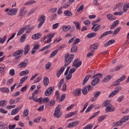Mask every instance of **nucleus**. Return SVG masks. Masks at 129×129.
Masks as SVG:
<instances>
[{
  "mask_svg": "<svg viewBox=\"0 0 129 129\" xmlns=\"http://www.w3.org/2000/svg\"><path fill=\"white\" fill-rule=\"evenodd\" d=\"M31 25L29 24L28 25H26L24 26V27H21L18 32L17 36H21L22 34H24V32L26 30V33L28 34V33H31L32 32V30H34L35 26H33L31 27Z\"/></svg>",
  "mask_w": 129,
  "mask_h": 129,
  "instance_id": "1",
  "label": "nucleus"
},
{
  "mask_svg": "<svg viewBox=\"0 0 129 129\" xmlns=\"http://www.w3.org/2000/svg\"><path fill=\"white\" fill-rule=\"evenodd\" d=\"M102 76H103V75L100 73H98L94 75L92 78L93 80L91 82L92 86H95V85H97L99 82H100V80H99V78H101Z\"/></svg>",
  "mask_w": 129,
  "mask_h": 129,
  "instance_id": "2",
  "label": "nucleus"
},
{
  "mask_svg": "<svg viewBox=\"0 0 129 129\" xmlns=\"http://www.w3.org/2000/svg\"><path fill=\"white\" fill-rule=\"evenodd\" d=\"M73 59H74V54L66 53L64 56V67L68 66L73 61Z\"/></svg>",
  "mask_w": 129,
  "mask_h": 129,
  "instance_id": "3",
  "label": "nucleus"
},
{
  "mask_svg": "<svg viewBox=\"0 0 129 129\" xmlns=\"http://www.w3.org/2000/svg\"><path fill=\"white\" fill-rule=\"evenodd\" d=\"M23 53H24L23 49H19L13 54V56L15 57L16 60H18V59H20L22 57Z\"/></svg>",
  "mask_w": 129,
  "mask_h": 129,
  "instance_id": "4",
  "label": "nucleus"
},
{
  "mask_svg": "<svg viewBox=\"0 0 129 129\" xmlns=\"http://www.w3.org/2000/svg\"><path fill=\"white\" fill-rule=\"evenodd\" d=\"M60 109H61V105L60 104L57 105V106H56L54 110V112L53 113L54 116H55V117H56V118H60V117H61V115H59Z\"/></svg>",
  "mask_w": 129,
  "mask_h": 129,
  "instance_id": "5",
  "label": "nucleus"
},
{
  "mask_svg": "<svg viewBox=\"0 0 129 129\" xmlns=\"http://www.w3.org/2000/svg\"><path fill=\"white\" fill-rule=\"evenodd\" d=\"M46 20V16L44 15H41L39 18L37 20L38 22H39V24L38 25V29L41 28L43 24L45 23V21Z\"/></svg>",
  "mask_w": 129,
  "mask_h": 129,
  "instance_id": "6",
  "label": "nucleus"
},
{
  "mask_svg": "<svg viewBox=\"0 0 129 129\" xmlns=\"http://www.w3.org/2000/svg\"><path fill=\"white\" fill-rule=\"evenodd\" d=\"M54 89H55V87H50L48 88L45 92V96H50L52 93H53V91H54Z\"/></svg>",
  "mask_w": 129,
  "mask_h": 129,
  "instance_id": "7",
  "label": "nucleus"
},
{
  "mask_svg": "<svg viewBox=\"0 0 129 129\" xmlns=\"http://www.w3.org/2000/svg\"><path fill=\"white\" fill-rule=\"evenodd\" d=\"M73 65L76 67V68H79V67L82 65V61H79V58H76L73 61Z\"/></svg>",
  "mask_w": 129,
  "mask_h": 129,
  "instance_id": "8",
  "label": "nucleus"
},
{
  "mask_svg": "<svg viewBox=\"0 0 129 129\" xmlns=\"http://www.w3.org/2000/svg\"><path fill=\"white\" fill-rule=\"evenodd\" d=\"M126 78V76L123 75L119 79H118L116 81L114 82V85H119L120 84V82H122L124 79Z\"/></svg>",
  "mask_w": 129,
  "mask_h": 129,
  "instance_id": "9",
  "label": "nucleus"
},
{
  "mask_svg": "<svg viewBox=\"0 0 129 129\" xmlns=\"http://www.w3.org/2000/svg\"><path fill=\"white\" fill-rule=\"evenodd\" d=\"M114 110H115V108L111 104L107 106L105 109L106 112H111L112 111H114Z\"/></svg>",
  "mask_w": 129,
  "mask_h": 129,
  "instance_id": "10",
  "label": "nucleus"
},
{
  "mask_svg": "<svg viewBox=\"0 0 129 129\" xmlns=\"http://www.w3.org/2000/svg\"><path fill=\"white\" fill-rule=\"evenodd\" d=\"M111 34H113V31H112V30L105 31L99 37V40L102 39L103 37H105V36H107V35H111Z\"/></svg>",
  "mask_w": 129,
  "mask_h": 129,
  "instance_id": "11",
  "label": "nucleus"
},
{
  "mask_svg": "<svg viewBox=\"0 0 129 129\" xmlns=\"http://www.w3.org/2000/svg\"><path fill=\"white\" fill-rule=\"evenodd\" d=\"M39 103H42V102H43V103H46V105L48 104V103L49 102V97H45V98H42L40 97L39 98Z\"/></svg>",
  "mask_w": 129,
  "mask_h": 129,
  "instance_id": "12",
  "label": "nucleus"
},
{
  "mask_svg": "<svg viewBox=\"0 0 129 129\" xmlns=\"http://www.w3.org/2000/svg\"><path fill=\"white\" fill-rule=\"evenodd\" d=\"M78 123H79V120L72 122L68 125V127H69V128H71V127H74V126H76V125L78 124Z\"/></svg>",
  "mask_w": 129,
  "mask_h": 129,
  "instance_id": "13",
  "label": "nucleus"
},
{
  "mask_svg": "<svg viewBox=\"0 0 129 129\" xmlns=\"http://www.w3.org/2000/svg\"><path fill=\"white\" fill-rule=\"evenodd\" d=\"M97 47H98V43H95L91 45L90 46V51L95 52V50H96Z\"/></svg>",
  "mask_w": 129,
  "mask_h": 129,
  "instance_id": "14",
  "label": "nucleus"
},
{
  "mask_svg": "<svg viewBox=\"0 0 129 129\" xmlns=\"http://www.w3.org/2000/svg\"><path fill=\"white\" fill-rule=\"evenodd\" d=\"M73 94L75 96H79L81 95V89H77L73 92Z\"/></svg>",
  "mask_w": 129,
  "mask_h": 129,
  "instance_id": "15",
  "label": "nucleus"
},
{
  "mask_svg": "<svg viewBox=\"0 0 129 129\" xmlns=\"http://www.w3.org/2000/svg\"><path fill=\"white\" fill-rule=\"evenodd\" d=\"M18 13V10L17 9H12L8 13V16H15Z\"/></svg>",
  "mask_w": 129,
  "mask_h": 129,
  "instance_id": "16",
  "label": "nucleus"
},
{
  "mask_svg": "<svg viewBox=\"0 0 129 129\" xmlns=\"http://www.w3.org/2000/svg\"><path fill=\"white\" fill-rule=\"evenodd\" d=\"M119 24V20H117L114 21L112 25L111 26L110 28V30H113L116 27H117V25Z\"/></svg>",
  "mask_w": 129,
  "mask_h": 129,
  "instance_id": "17",
  "label": "nucleus"
},
{
  "mask_svg": "<svg viewBox=\"0 0 129 129\" xmlns=\"http://www.w3.org/2000/svg\"><path fill=\"white\" fill-rule=\"evenodd\" d=\"M64 70H65V68L63 67H62L56 73V76L57 78H59L60 76H61V74L64 72Z\"/></svg>",
  "mask_w": 129,
  "mask_h": 129,
  "instance_id": "18",
  "label": "nucleus"
},
{
  "mask_svg": "<svg viewBox=\"0 0 129 129\" xmlns=\"http://www.w3.org/2000/svg\"><path fill=\"white\" fill-rule=\"evenodd\" d=\"M114 43H115V40L111 39L104 44V47H107L108 46H110V45L112 44H114Z\"/></svg>",
  "mask_w": 129,
  "mask_h": 129,
  "instance_id": "19",
  "label": "nucleus"
},
{
  "mask_svg": "<svg viewBox=\"0 0 129 129\" xmlns=\"http://www.w3.org/2000/svg\"><path fill=\"white\" fill-rule=\"evenodd\" d=\"M42 37V34L40 33H37L32 35V38L33 40H38V39H40Z\"/></svg>",
  "mask_w": 129,
  "mask_h": 129,
  "instance_id": "20",
  "label": "nucleus"
},
{
  "mask_svg": "<svg viewBox=\"0 0 129 129\" xmlns=\"http://www.w3.org/2000/svg\"><path fill=\"white\" fill-rule=\"evenodd\" d=\"M90 77H91V76L88 75H87L85 78H84L83 82V84L82 85L84 86L86 84V83H87V81H88V80H89V78H90Z\"/></svg>",
  "mask_w": 129,
  "mask_h": 129,
  "instance_id": "21",
  "label": "nucleus"
},
{
  "mask_svg": "<svg viewBox=\"0 0 129 129\" xmlns=\"http://www.w3.org/2000/svg\"><path fill=\"white\" fill-rule=\"evenodd\" d=\"M62 32H67V31H69V30H71V26L67 25V26H63L62 27Z\"/></svg>",
  "mask_w": 129,
  "mask_h": 129,
  "instance_id": "22",
  "label": "nucleus"
},
{
  "mask_svg": "<svg viewBox=\"0 0 129 129\" xmlns=\"http://www.w3.org/2000/svg\"><path fill=\"white\" fill-rule=\"evenodd\" d=\"M27 65H28V62L22 61L18 64V67H19V68H25V67H26Z\"/></svg>",
  "mask_w": 129,
  "mask_h": 129,
  "instance_id": "23",
  "label": "nucleus"
},
{
  "mask_svg": "<svg viewBox=\"0 0 129 129\" xmlns=\"http://www.w3.org/2000/svg\"><path fill=\"white\" fill-rule=\"evenodd\" d=\"M55 104H56V101H55V100L54 99H52V100H49L48 101V103H47V105H48L49 106H54Z\"/></svg>",
  "mask_w": 129,
  "mask_h": 129,
  "instance_id": "24",
  "label": "nucleus"
},
{
  "mask_svg": "<svg viewBox=\"0 0 129 129\" xmlns=\"http://www.w3.org/2000/svg\"><path fill=\"white\" fill-rule=\"evenodd\" d=\"M129 9V3H125L123 7V13H126Z\"/></svg>",
  "mask_w": 129,
  "mask_h": 129,
  "instance_id": "25",
  "label": "nucleus"
},
{
  "mask_svg": "<svg viewBox=\"0 0 129 129\" xmlns=\"http://www.w3.org/2000/svg\"><path fill=\"white\" fill-rule=\"evenodd\" d=\"M122 123H123V122L121 119L120 120L116 122V123L114 122L113 123V124H114L113 126L114 127L120 126L122 125Z\"/></svg>",
  "mask_w": 129,
  "mask_h": 129,
  "instance_id": "26",
  "label": "nucleus"
},
{
  "mask_svg": "<svg viewBox=\"0 0 129 129\" xmlns=\"http://www.w3.org/2000/svg\"><path fill=\"white\" fill-rule=\"evenodd\" d=\"M107 18L109 20V21H114L116 19V18L113 15L111 14H107Z\"/></svg>",
  "mask_w": 129,
  "mask_h": 129,
  "instance_id": "27",
  "label": "nucleus"
},
{
  "mask_svg": "<svg viewBox=\"0 0 129 129\" xmlns=\"http://www.w3.org/2000/svg\"><path fill=\"white\" fill-rule=\"evenodd\" d=\"M30 51V45L27 44L24 48V55H27Z\"/></svg>",
  "mask_w": 129,
  "mask_h": 129,
  "instance_id": "28",
  "label": "nucleus"
},
{
  "mask_svg": "<svg viewBox=\"0 0 129 129\" xmlns=\"http://www.w3.org/2000/svg\"><path fill=\"white\" fill-rule=\"evenodd\" d=\"M43 84L44 86H48L49 85V78L44 77L43 79Z\"/></svg>",
  "mask_w": 129,
  "mask_h": 129,
  "instance_id": "29",
  "label": "nucleus"
},
{
  "mask_svg": "<svg viewBox=\"0 0 129 129\" xmlns=\"http://www.w3.org/2000/svg\"><path fill=\"white\" fill-rule=\"evenodd\" d=\"M64 15L66 17H72L73 14L69 10H66L64 12Z\"/></svg>",
  "mask_w": 129,
  "mask_h": 129,
  "instance_id": "30",
  "label": "nucleus"
},
{
  "mask_svg": "<svg viewBox=\"0 0 129 129\" xmlns=\"http://www.w3.org/2000/svg\"><path fill=\"white\" fill-rule=\"evenodd\" d=\"M8 125L6 123L0 122V129H8Z\"/></svg>",
  "mask_w": 129,
  "mask_h": 129,
  "instance_id": "31",
  "label": "nucleus"
},
{
  "mask_svg": "<svg viewBox=\"0 0 129 129\" xmlns=\"http://www.w3.org/2000/svg\"><path fill=\"white\" fill-rule=\"evenodd\" d=\"M78 49V47H77V46L73 45L71 49V51L72 52V53H75L77 52Z\"/></svg>",
  "mask_w": 129,
  "mask_h": 129,
  "instance_id": "32",
  "label": "nucleus"
},
{
  "mask_svg": "<svg viewBox=\"0 0 129 129\" xmlns=\"http://www.w3.org/2000/svg\"><path fill=\"white\" fill-rule=\"evenodd\" d=\"M7 104V102L6 100H3L0 101V106L1 107H5Z\"/></svg>",
  "mask_w": 129,
  "mask_h": 129,
  "instance_id": "33",
  "label": "nucleus"
},
{
  "mask_svg": "<svg viewBox=\"0 0 129 129\" xmlns=\"http://www.w3.org/2000/svg\"><path fill=\"white\" fill-rule=\"evenodd\" d=\"M96 33L92 32L89 34H88L87 35V38H94V37H96Z\"/></svg>",
  "mask_w": 129,
  "mask_h": 129,
  "instance_id": "34",
  "label": "nucleus"
},
{
  "mask_svg": "<svg viewBox=\"0 0 129 129\" xmlns=\"http://www.w3.org/2000/svg\"><path fill=\"white\" fill-rule=\"evenodd\" d=\"M117 93H118V90H114L113 91H112L109 95V97H113V96H114V95H115V94H117Z\"/></svg>",
  "mask_w": 129,
  "mask_h": 129,
  "instance_id": "35",
  "label": "nucleus"
},
{
  "mask_svg": "<svg viewBox=\"0 0 129 129\" xmlns=\"http://www.w3.org/2000/svg\"><path fill=\"white\" fill-rule=\"evenodd\" d=\"M0 91L2 92H5L6 93H9L10 92V89L8 88H1L0 89Z\"/></svg>",
  "mask_w": 129,
  "mask_h": 129,
  "instance_id": "36",
  "label": "nucleus"
},
{
  "mask_svg": "<svg viewBox=\"0 0 129 129\" xmlns=\"http://www.w3.org/2000/svg\"><path fill=\"white\" fill-rule=\"evenodd\" d=\"M29 74V71L28 70L23 71L20 73V76H24L28 75Z\"/></svg>",
  "mask_w": 129,
  "mask_h": 129,
  "instance_id": "37",
  "label": "nucleus"
},
{
  "mask_svg": "<svg viewBox=\"0 0 129 129\" xmlns=\"http://www.w3.org/2000/svg\"><path fill=\"white\" fill-rule=\"evenodd\" d=\"M73 115H75V112H71L69 113L68 114L65 115V118H68V117H71V116H73Z\"/></svg>",
  "mask_w": 129,
  "mask_h": 129,
  "instance_id": "38",
  "label": "nucleus"
},
{
  "mask_svg": "<svg viewBox=\"0 0 129 129\" xmlns=\"http://www.w3.org/2000/svg\"><path fill=\"white\" fill-rule=\"evenodd\" d=\"M111 78V76L108 75L106 78H104L102 82H108V81H109L110 80V79Z\"/></svg>",
  "mask_w": 129,
  "mask_h": 129,
  "instance_id": "39",
  "label": "nucleus"
},
{
  "mask_svg": "<svg viewBox=\"0 0 129 129\" xmlns=\"http://www.w3.org/2000/svg\"><path fill=\"white\" fill-rule=\"evenodd\" d=\"M51 44H48V45H46L44 47H43L42 49H40L39 50V52H42V51H45V50H46L47 49H49L51 47Z\"/></svg>",
  "mask_w": 129,
  "mask_h": 129,
  "instance_id": "40",
  "label": "nucleus"
},
{
  "mask_svg": "<svg viewBox=\"0 0 129 129\" xmlns=\"http://www.w3.org/2000/svg\"><path fill=\"white\" fill-rule=\"evenodd\" d=\"M100 27H101V25H98L94 27V28L92 30H93L94 32H97L98 31H99V30H100Z\"/></svg>",
  "mask_w": 129,
  "mask_h": 129,
  "instance_id": "41",
  "label": "nucleus"
},
{
  "mask_svg": "<svg viewBox=\"0 0 129 129\" xmlns=\"http://www.w3.org/2000/svg\"><path fill=\"white\" fill-rule=\"evenodd\" d=\"M7 38L8 37L6 35L4 36L3 38H0V44H4V43L7 41Z\"/></svg>",
  "mask_w": 129,
  "mask_h": 129,
  "instance_id": "42",
  "label": "nucleus"
},
{
  "mask_svg": "<svg viewBox=\"0 0 129 129\" xmlns=\"http://www.w3.org/2000/svg\"><path fill=\"white\" fill-rule=\"evenodd\" d=\"M82 92L83 94H84V95H86V94L88 93L87 88H86V87H84V88L82 90Z\"/></svg>",
  "mask_w": 129,
  "mask_h": 129,
  "instance_id": "43",
  "label": "nucleus"
},
{
  "mask_svg": "<svg viewBox=\"0 0 129 129\" xmlns=\"http://www.w3.org/2000/svg\"><path fill=\"white\" fill-rule=\"evenodd\" d=\"M57 52H58V49H56V50L52 51L51 52V53L50 54L49 58H52V57H54V56H55V55L57 54Z\"/></svg>",
  "mask_w": 129,
  "mask_h": 129,
  "instance_id": "44",
  "label": "nucleus"
},
{
  "mask_svg": "<svg viewBox=\"0 0 129 129\" xmlns=\"http://www.w3.org/2000/svg\"><path fill=\"white\" fill-rule=\"evenodd\" d=\"M28 114H29V110L28 109H25L23 112V117H27Z\"/></svg>",
  "mask_w": 129,
  "mask_h": 129,
  "instance_id": "45",
  "label": "nucleus"
},
{
  "mask_svg": "<svg viewBox=\"0 0 129 129\" xmlns=\"http://www.w3.org/2000/svg\"><path fill=\"white\" fill-rule=\"evenodd\" d=\"M70 6H71V4L69 2L68 3L64 4V6L60 7V9H67V8H69Z\"/></svg>",
  "mask_w": 129,
  "mask_h": 129,
  "instance_id": "46",
  "label": "nucleus"
},
{
  "mask_svg": "<svg viewBox=\"0 0 129 129\" xmlns=\"http://www.w3.org/2000/svg\"><path fill=\"white\" fill-rule=\"evenodd\" d=\"M26 38V34H23L22 36H21L20 37V42L21 43H23L25 42Z\"/></svg>",
  "mask_w": 129,
  "mask_h": 129,
  "instance_id": "47",
  "label": "nucleus"
},
{
  "mask_svg": "<svg viewBox=\"0 0 129 129\" xmlns=\"http://www.w3.org/2000/svg\"><path fill=\"white\" fill-rule=\"evenodd\" d=\"M27 79H28V76H25L22 79H21L20 81V84H23V83H24V82H25V81L27 80Z\"/></svg>",
  "mask_w": 129,
  "mask_h": 129,
  "instance_id": "48",
  "label": "nucleus"
},
{
  "mask_svg": "<svg viewBox=\"0 0 129 129\" xmlns=\"http://www.w3.org/2000/svg\"><path fill=\"white\" fill-rule=\"evenodd\" d=\"M94 107V105L91 104L90 106L88 107V108L85 111L86 113H87V112H89V111H90V110H91V109H92V108H93Z\"/></svg>",
  "mask_w": 129,
  "mask_h": 129,
  "instance_id": "49",
  "label": "nucleus"
},
{
  "mask_svg": "<svg viewBox=\"0 0 129 129\" xmlns=\"http://www.w3.org/2000/svg\"><path fill=\"white\" fill-rule=\"evenodd\" d=\"M129 119V116H124L123 117L121 120H122V121H123V122H126V121H127V120H128Z\"/></svg>",
  "mask_w": 129,
  "mask_h": 129,
  "instance_id": "50",
  "label": "nucleus"
},
{
  "mask_svg": "<svg viewBox=\"0 0 129 129\" xmlns=\"http://www.w3.org/2000/svg\"><path fill=\"white\" fill-rule=\"evenodd\" d=\"M101 94V92L100 91H96L94 93L93 95L95 98L98 97L99 95Z\"/></svg>",
  "mask_w": 129,
  "mask_h": 129,
  "instance_id": "51",
  "label": "nucleus"
},
{
  "mask_svg": "<svg viewBox=\"0 0 129 129\" xmlns=\"http://www.w3.org/2000/svg\"><path fill=\"white\" fill-rule=\"evenodd\" d=\"M74 24L75 25L77 30H80V24H79V22L75 21L74 22Z\"/></svg>",
  "mask_w": 129,
  "mask_h": 129,
  "instance_id": "52",
  "label": "nucleus"
},
{
  "mask_svg": "<svg viewBox=\"0 0 129 129\" xmlns=\"http://www.w3.org/2000/svg\"><path fill=\"white\" fill-rule=\"evenodd\" d=\"M65 97H66V94H63L61 95L60 98L58 99V102H61L63 100H64V99H65Z\"/></svg>",
  "mask_w": 129,
  "mask_h": 129,
  "instance_id": "53",
  "label": "nucleus"
},
{
  "mask_svg": "<svg viewBox=\"0 0 129 129\" xmlns=\"http://www.w3.org/2000/svg\"><path fill=\"white\" fill-rule=\"evenodd\" d=\"M120 29H121V27L117 28L115 29L114 31V32H113V35H117V33H119V31H120Z\"/></svg>",
  "mask_w": 129,
  "mask_h": 129,
  "instance_id": "54",
  "label": "nucleus"
},
{
  "mask_svg": "<svg viewBox=\"0 0 129 129\" xmlns=\"http://www.w3.org/2000/svg\"><path fill=\"white\" fill-rule=\"evenodd\" d=\"M84 10V5L82 4L81 6L77 9V12L79 13L81 11H83Z\"/></svg>",
  "mask_w": 129,
  "mask_h": 129,
  "instance_id": "55",
  "label": "nucleus"
},
{
  "mask_svg": "<svg viewBox=\"0 0 129 129\" xmlns=\"http://www.w3.org/2000/svg\"><path fill=\"white\" fill-rule=\"evenodd\" d=\"M93 55H94V52L91 51L90 52H89L87 54V56L88 58H90V57H92V56H93Z\"/></svg>",
  "mask_w": 129,
  "mask_h": 129,
  "instance_id": "56",
  "label": "nucleus"
},
{
  "mask_svg": "<svg viewBox=\"0 0 129 129\" xmlns=\"http://www.w3.org/2000/svg\"><path fill=\"white\" fill-rule=\"evenodd\" d=\"M35 2L34 1H28L27 2H26L25 4V6H29V5H33V4H35Z\"/></svg>",
  "mask_w": 129,
  "mask_h": 129,
  "instance_id": "57",
  "label": "nucleus"
},
{
  "mask_svg": "<svg viewBox=\"0 0 129 129\" xmlns=\"http://www.w3.org/2000/svg\"><path fill=\"white\" fill-rule=\"evenodd\" d=\"M104 118H105V117H104V116H101L98 117V120L99 122H101V121L104 120Z\"/></svg>",
  "mask_w": 129,
  "mask_h": 129,
  "instance_id": "58",
  "label": "nucleus"
},
{
  "mask_svg": "<svg viewBox=\"0 0 129 129\" xmlns=\"http://www.w3.org/2000/svg\"><path fill=\"white\" fill-rule=\"evenodd\" d=\"M16 107V105H7L6 106L7 109H12V108H15Z\"/></svg>",
  "mask_w": 129,
  "mask_h": 129,
  "instance_id": "59",
  "label": "nucleus"
},
{
  "mask_svg": "<svg viewBox=\"0 0 129 129\" xmlns=\"http://www.w3.org/2000/svg\"><path fill=\"white\" fill-rule=\"evenodd\" d=\"M124 98V96H121L120 97H119L117 101H118V102H121V101H122V100H123Z\"/></svg>",
  "mask_w": 129,
  "mask_h": 129,
  "instance_id": "60",
  "label": "nucleus"
},
{
  "mask_svg": "<svg viewBox=\"0 0 129 129\" xmlns=\"http://www.w3.org/2000/svg\"><path fill=\"white\" fill-rule=\"evenodd\" d=\"M13 82H14V79L13 78H11L10 79H9L8 82H7V84L8 85H11V84H12V83H13Z\"/></svg>",
  "mask_w": 129,
  "mask_h": 129,
  "instance_id": "61",
  "label": "nucleus"
},
{
  "mask_svg": "<svg viewBox=\"0 0 129 129\" xmlns=\"http://www.w3.org/2000/svg\"><path fill=\"white\" fill-rule=\"evenodd\" d=\"M9 74L11 76H14L15 75V70L11 69L9 72Z\"/></svg>",
  "mask_w": 129,
  "mask_h": 129,
  "instance_id": "62",
  "label": "nucleus"
},
{
  "mask_svg": "<svg viewBox=\"0 0 129 129\" xmlns=\"http://www.w3.org/2000/svg\"><path fill=\"white\" fill-rule=\"evenodd\" d=\"M16 124H13V125L9 124L8 127H9V129H15V127H16Z\"/></svg>",
  "mask_w": 129,
  "mask_h": 129,
  "instance_id": "63",
  "label": "nucleus"
},
{
  "mask_svg": "<svg viewBox=\"0 0 129 129\" xmlns=\"http://www.w3.org/2000/svg\"><path fill=\"white\" fill-rule=\"evenodd\" d=\"M27 11H25L23 12H20V14H19V17H24V16H25L26 15V14H27Z\"/></svg>",
  "mask_w": 129,
  "mask_h": 129,
  "instance_id": "64",
  "label": "nucleus"
}]
</instances>
